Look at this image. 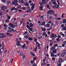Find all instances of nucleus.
<instances>
[{"mask_svg":"<svg viewBox=\"0 0 66 66\" xmlns=\"http://www.w3.org/2000/svg\"><path fill=\"white\" fill-rule=\"evenodd\" d=\"M36 56L33 59L34 60H36Z\"/></svg>","mask_w":66,"mask_h":66,"instance_id":"obj_47","label":"nucleus"},{"mask_svg":"<svg viewBox=\"0 0 66 66\" xmlns=\"http://www.w3.org/2000/svg\"><path fill=\"white\" fill-rule=\"evenodd\" d=\"M63 52L64 53H66V50H63Z\"/></svg>","mask_w":66,"mask_h":66,"instance_id":"obj_52","label":"nucleus"},{"mask_svg":"<svg viewBox=\"0 0 66 66\" xmlns=\"http://www.w3.org/2000/svg\"><path fill=\"white\" fill-rule=\"evenodd\" d=\"M27 34H28V32L26 31L25 32L24 34H23V35H27Z\"/></svg>","mask_w":66,"mask_h":66,"instance_id":"obj_44","label":"nucleus"},{"mask_svg":"<svg viewBox=\"0 0 66 66\" xmlns=\"http://www.w3.org/2000/svg\"><path fill=\"white\" fill-rule=\"evenodd\" d=\"M63 43L64 44H66V41H64Z\"/></svg>","mask_w":66,"mask_h":66,"instance_id":"obj_64","label":"nucleus"},{"mask_svg":"<svg viewBox=\"0 0 66 66\" xmlns=\"http://www.w3.org/2000/svg\"><path fill=\"white\" fill-rule=\"evenodd\" d=\"M34 38L35 39V42L36 43V42H37V39L35 38V37H34Z\"/></svg>","mask_w":66,"mask_h":66,"instance_id":"obj_18","label":"nucleus"},{"mask_svg":"<svg viewBox=\"0 0 66 66\" xmlns=\"http://www.w3.org/2000/svg\"><path fill=\"white\" fill-rule=\"evenodd\" d=\"M46 34V33L45 32H43V33L42 35L43 36H45V35Z\"/></svg>","mask_w":66,"mask_h":66,"instance_id":"obj_34","label":"nucleus"},{"mask_svg":"<svg viewBox=\"0 0 66 66\" xmlns=\"http://www.w3.org/2000/svg\"><path fill=\"white\" fill-rule=\"evenodd\" d=\"M47 14H52L51 15H53V16H55V17H56L55 19L56 20L58 19V18H57V14H55L54 15V14H55V13H54V12L52 11V10H51L47 12Z\"/></svg>","mask_w":66,"mask_h":66,"instance_id":"obj_1","label":"nucleus"},{"mask_svg":"<svg viewBox=\"0 0 66 66\" xmlns=\"http://www.w3.org/2000/svg\"><path fill=\"white\" fill-rule=\"evenodd\" d=\"M46 23V22H42L40 23V24L41 26H43V25H44Z\"/></svg>","mask_w":66,"mask_h":66,"instance_id":"obj_15","label":"nucleus"},{"mask_svg":"<svg viewBox=\"0 0 66 66\" xmlns=\"http://www.w3.org/2000/svg\"><path fill=\"white\" fill-rule=\"evenodd\" d=\"M53 16L54 15H51V16L50 17V19H51L52 18V17H53Z\"/></svg>","mask_w":66,"mask_h":66,"instance_id":"obj_35","label":"nucleus"},{"mask_svg":"<svg viewBox=\"0 0 66 66\" xmlns=\"http://www.w3.org/2000/svg\"><path fill=\"white\" fill-rule=\"evenodd\" d=\"M51 56H54V54H53V53L52 52L51 54Z\"/></svg>","mask_w":66,"mask_h":66,"instance_id":"obj_43","label":"nucleus"},{"mask_svg":"<svg viewBox=\"0 0 66 66\" xmlns=\"http://www.w3.org/2000/svg\"><path fill=\"white\" fill-rule=\"evenodd\" d=\"M14 5H18V4L17 3H15Z\"/></svg>","mask_w":66,"mask_h":66,"instance_id":"obj_61","label":"nucleus"},{"mask_svg":"<svg viewBox=\"0 0 66 66\" xmlns=\"http://www.w3.org/2000/svg\"><path fill=\"white\" fill-rule=\"evenodd\" d=\"M2 2H6V0H2Z\"/></svg>","mask_w":66,"mask_h":66,"instance_id":"obj_42","label":"nucleus"},{"mask_svg":"<svg viewBox=\"0 0 66 66\" xmlns=\"http://www.w3.org/2000/svg\"><path fill=\"white\" fill-rule=\"evenodd\" d=\"M62 61H63V60L62 59L60 58L59 61V62L61 63V62H62Z\"/></svg>","mask_w":66,"mask_h":66,"instance_id":"obj_13","label":"nucleus"},{"mask_svg":"<svg viewBox=\"0 0 66 66\" xmlns=\"http://www.w3.org/2000/svg\"><path fill=\"white\" fill-rule=\"evenodd\" d=\"M52 60H53V61H54V60H55V58L53 57L52 58Z\"/></svg>","mask_w":66,"mask_h":66,"instance_id":"obj_53","label":"nucleus"},{"mask_svg":"<svg viewBox=\"0 0 66 66\" xmlns=\"http://www.w3.org/2000/svg\"><path fill=\"white\" fill-rule=\"evenodd\" d=\"M54 38H53L51 40H49V41L50 43H51V42L53 40H54Z\"/></svg>","mask_w":66,"mask_h":66,"instance_id":"obj_37","label":"nucleus"},{"mask_svg":"<svg viewBox=\"0 0 66 66\" xmlns=\"http://www.w3.org/2000/svg\"><path fill=\"white\" fill-rule=\"evenodd\" d=\"M27 28H28V29H29V30L30 31H32V30H33V29H32V28H30V27L29 26H28V25H27Z\"/></svg>","mask_w":66,"mask_h":66,"instance_id":"obj_5","label":"nucleus"},{"mask_svg":"<svg viewBox=\"0 0 66 66\" xmlns=\"http://www.w3.org/2000/svg\"><path fill=\"white\" fill-rule=\"evenodd\" d=\"M5 22L7 23H9V22H10V20H6Z\"/></svg>","mask_w":66,"mask_h":66,"instance_id":"obj_17","label":"nucleus"},{"mask_svg":"<svg viewBox=\"0 0 66 66\" xmlns=\"http://www.w3.org/2000/svg\"><path fill=\"white\" fill-rule=\"evenodd\" d=\"M64 27V24H62L61 25V27H62V28H63Z\"/></svg>","mask_w":66,"mask_h":66,"instance_id":"obj_55","label":"nucleus"},{"mask_svg":"<svg viewBox=\"0 0 66 66\" xmlns=\"http://www.w3.org/2000/svg\"><path fill=\"white\" fill-rule=\"evenodd\" d=\"M61 65H62V64H61V62H58V66H61Z\"/></svg>","mask_w":66,"mask_h":66,"instance_id":"obj_32","label":"nucleus"},{"mask_svg":"<svg viewBox=\"0 0 66 66\" xmlns=\"http://www.w3.org/2000/svg\"><path fill=\"white\" fill-rule=\"evenodd\" d=\"M20 8H21V6H19L17 7L16 9H17V10H18V9H21Z\"/></svg>","mask_w":66,"mask_h":66,"instance_id":"obj_20","label":"nucleus"},{"mask_svg":"<svg viewBox=\"0 0 66 66\" xmlns=\"http://www.w3.org/2000/svg\"><path fill=\"white\" fill-rule=\"evenodd\" d=\"M36 44L37 46H40V44H39V43L37 42H36Z\"/></svg>","mask_w":66,"mask_h":66,"instance_id":"obj_25","label":"nucleus"},{"mask_svg":"<svg viewBox=\"0 0 66 66\" xmlns=\"http://www.w3.org/2000/svg\"><path fill=\"white\" fill-rule=\"evenodd\" d=\"M63 29L64 30H66V27H65L63 28Z\"/></svg>","mask_w":66,"mask_h":66,"instance_id":"obj_62","label":"nucleus"},{"mask_svg":"<svg viewBox=\"0 0 66 66\" xmlns=\"http://www.w3.org/2000/svg\"><path fill=\"white\" fill-rule=\"evenodd\" d=\"M61 56H64L65 55V54L64 53H63L61 54Z\"/></svg>","mask_w":66,"mask_h":66,"instance_id":"obj_27","label":"nucleus"},{"mask_svg":"<svg viewBox=\"0 0 66 66\" xmlns=\"http://www.w3.org/2000/svg\"><path fill=\"white\" fill-rule=\"evenodd\" d=\"M26 47V44H24L23 45L21 46L22 48L23 49H25V48Z\"/></svg>","mask_w":66,"mask_h":66,"instance_id":"obj_12","label":"nucleus"},{"mask_svg":"<svg viewBox=\"0 0 66 66\" xmlns=\"http://www.w3.org/2000/svg\"><path fill=\"white\" fill-rule=\"evenodd\" d=\"M1 49H3V50H4V46H3L2 47V48Z\"/></svg>","mask_w":66,"mask_h":66,"instance_id":"obj_45","label":"nucleus"},{"mask_svg":"<svg viewBox=\"0 0 66 66\" xmlns=\"http://www.w3.org/2000/svg\"><path fill=\"white\" fill-rule=\"evenodd\" d=\"M29 3H32V1L30 0L29 1Z\"/></svg>","mask_w":66,"mask_h":66,"instance_id":"obj_58","label":"nucleus"},{"mask_svg":"<svg viewBox=\"0 0 66 66\" xmlns=\"http://www.w3.org/2000/svg\"><path fill=\"white\" fill-rule=\"evenodd\" d=\"M52 29V28H48L47 29V31H50V30H51V29Z\"/></svg>","mask_w":66,"mask_h":66,"instance_id":"obj_41","label":"nucleus"},{"mask_svg":"<svg viewBox=\"0 0 66 66\" xmlns=\"http://www.w3.org/2000/svg\"><path fill=\"white\" fill-rule=\"evenodd\" d=\"M66 22V19H64L63 20V23L64 24V23H65Z\"/></svg>","mask_w":66,"mask_h":66,"instance_id":"obj_19","label":"nucleus"},{"mask_svg":"<svg viewBox=\"0 0 66 66\" xmlns=\"http://www.w3.org/2000/svg\"><path fill=\"white\" fill-rule=\"evenodd\" d=\"M3 26L4 27H6V24H4Z\"/></svg>","mask_w":66,"mask_h":66,"instance_id":"obj_63","label":"nucleus"},{"mask_svg":"<svg viewBox=\"0 0 66 66\" xmlns=\"http://www.w3.org/2000/svg\"><path fill=\"white\" fill-rule=\"evenodd\" d=\"M46 7H47V8H49V5L48 4H47V5H46Z\"/></svg>","mask_w":66,"mask_h":66,"instance_id":"obj_50","label":"nucleus"},{"mask_svg":"<svg viewBox=\"0 0 66 66\" xmlns=\"http://www.w3.org/2000/svg\"><path fill=\"white\" fill-rule=\"evenodd\" d=\"M4 35V34L3 33H0V36H1V35Z\"/></svg>","mask_w":66,"mask_h":66,"instance_id":"obj_54","label":"nucleus"},{"mask_svg":"<svg viewBox=\"0 0 66 66\" xmlns=\"http://www.w3.org/2000/svg\"><path fill=\"white\" fill-rule=\"evenodd\" d=\"M7 3H8V4H10V3H11V2L9 1H8Z\"/></svg>","mask_w":66,"mask_h":66,"instance_id":"obj_49","label":"nucleus"},{"mask_svg":"<svg viewBox=\"0 0 66 66\" xmlns=\"http://www.w3.org/2000/svg\"><path fill=\"white\" fill-rule=\"evenodd\" d=\"M26 7H22V9L23 10H26Z\"/></svg>","mask_w":66,"mask_h":66,"instance_id":"obj_46","label":"nucleus"},{"mask_svg":"<svg viewBox=\"0 0 66 66\" xmlns=\"http://www.w3.org/2000/svg\"><path fill=\"white\" fill-rule=\"evenodd\" d=\"M42 2V3H41V2H40L39 3V4L40 5H42L43 4H45L46 3V0H43Z\"/></svg>","mask_w":66,"mask_h":66,"instance_id":"obj_4","label":"nucleus"},{"mask_svg":"<svg viewBox=\"0 0 66 66\" xmlns=\"http://www.w3.org/2000/svg\"><path fill=\"white\" fill-rule=\"evenodd\" d=\"M17 46L18 47H19L20 46H21V45L19 44H17Z\"/></svg>","mask_w":66,"mask_h":66,"instance_id":"obj_48","label":"nucleus"},{"mask_svg":"<svg viewBox=\"0 0 66 66\" xmlns=\"http://www.w3.org/2000/svg\"><path fill=\"white\" fill-rule=\"evenodd\" d=\"M31 10L33 11V10H34V9L35 7L33 6H32L31 7Z\"/></svg>","mask_w":66,"mask_h":66,"instance_id":"obj_33","label":"nucleus"},{"mask_svg":"<svg viewBox=\"0 0 66 66\" xmlns=\"http://www.w3.org/2000/svg\"><path fill=\"white\" fill-rule=\"evenodd\" d=\"M7 35H10V33H7Z\"/></svg>","mask_w":66,"mask_h":66,"instance_id":"obj_60","label":"nucleus"},{"mask_svg":"<svg viewBox=\"0 0 66 66\" xmlns=\"http://www.w3.org/2000/svg\"><path fill=\"white\" fill-rule=\"evenodd\" d=\"M17 10V9L15 8V7H13L11 8V10L12 11H14V10Z\"/></svg>","mask_w":66,"mask_h":66,"instance_id":"obj_8","label":"nucleus"},{"mask_svg":"<svg viewBox=\"0 0 66 66\" xmlns=\"http://www.w3.org/2000/svg\"><path fill=\"white\" fill-rule=\"evenodd\" d=\"M28 40H33V39H32V38L31 37H29L28 39Z\"/></svg>","mask_w":66,"mask_h":66,"instance_id":"obj_31","label":"nucleus"},{"mask_svg":"<svg viewBox=\"0 0 66 66\" xmlns=\"http://www.w3.org/2000/svg\"><path fill=\"white\" fill-rule=\"evenodd\" d=\"M55 49V48L54 47H52L51 48V50L53 51L54 50V49Z\"/></svg>","mask_w":66,"mask_h":66,"instance_id":"obj_26","label":"nucleus"},{"mask_svg":"<svg viewBox=\"0 0 66 66\" xmlns=\"http://www.w3.org/2000/svg\"><path fill=\"white\" fill-rule=\"evenodd\" d=\"M46 29H45V28H44L42 29V31H46Z\"/></svg>","mask_w":66,"mask_h":66,"instance_id":"obj_36","label":"nucleus"},{"mask_svg":"<svg viewBox=\"0 0 66 66\" xmlns=\"http://www.w3.org/2000/svg\"><path fill=\"white\" fill-rule=\"evenodd\" d=\"M58 25V22L57 21H56V22L55 26H57Z\"/></svg>","mask_w":66,"mask_h":66,"instance_id":"obj_30","label":"nucleus"},{"mask_svg":"<svg viewBox=\"0 0 66 66\" xmlns=\"http://www.w3.org/2000/svg\"><path fill=\"white\" fill-rule=\"evenodd\" d=\"M2 9L3 10H5L6 9V7L5 6H3L2 7Z\"/></svg>","mask_w":66,"mask_h":66,"instance_id":"obj_11","label":"nucleus"},{"mask_svg":"<svg viewBox=\"0 0 66 66\" xmlns=\"http://www.w3.org/2000/svg\"><path fill=\"white\" fill-rule=\"evenodd\" d=\"M33 26V24L31 23L30 24L29 27H31V28H32V27Z\"/></svg>","mask_w":66,"mask_h":66,"instance_id":"obj_23","label":"nucleus"},{"mask_svg":"<svg viewBox=\"0 0 66 66\" xmlns=\"http://www.w3.org/2000/svg\"><path fill=\"white\" fill-rule=\"evenodd\" d=\"M20 3H24V1H23V0H21L20 2Z\"/></svg>","mask_w":66,"mask_h":66,"instance_id":"obj_38","label":"nucleus"},{"mask_svg":"<svg viewBox=\"0 0 66 66\" xmlns=\"http://www.w3.org/2000/svg\"><path fill=\"white\" fill-rule=\"evenodd\" d=\"M30 54H31V55H32L33 56H35V54L33 53L32 52H30Z\"/></svg>","mask_w":66,"mask_h":66,"instance_id":"obj_24","label":"nucleus"},{"mask_svg":"<svg viewBox=\"0 0 66 66\" xmlns=\"http://www.w3.org/2000/svg\"><path fill=\"white\" fill-rule=\"evenodd\" d=\"M50 37L51 38H52V39H53V38H54V37H57V35L55 34H53L51 35Z\"/></svg>","mask_w":66,"mask_h":66,"instance_id":"obj_2","label":"nucleus"},{"mask_svg":"<svg viewBox=\"0 0 66 66\" xmlns=\"http://www.w3.org/2000/svg\"><path fill=\"white\" fill-rule=\"evenodd\" d=\"M6 36V35H2L1 36H0V38H4V37H5Z\"/></svg>","mask_w":66,"mask_h":66,"instance_id":"obj_10","label":"nucleus"},{"mask_svg":"<svg viewBox=\"0 0 66 66\" xmlns=\"http://www.w3.org/2000/svg\"><path fill=\"white\" fill-rule=\"evenodd\" d=\"M23 55V53H21L20 54V55L22 56V55Z\"/></svg>","mask_w":66,"mask_h":66,"instance_id":"obj_57","label":"nucleus"},{"mask_svg":"<svg viewBox=\"0 0 66 66\" xmlns=\"http://www.w3.org/2000/svg\"><path fill=\"white\" fill-rule=\"evenodd\" d=\"M12 30L13 32H16V30H14V29H12Z\"/></svg>","mask_w":66,"mask_h":66,"instance_id":"obj_56","label":"nucleus"},{"mask_svg":"<svg viewBox=\"0 0 66 66\" xmlns=\"http://www.w3.org/2000/svg\"><path fill=\"white\" fill-rule=\"evenodd\" d=\"M27 10H29L30 11H31V9H30V7H29V6H27Z\"/></svg>","mask_w":66,"mask_h":66,"instance_id":"obj_21","label":"nucleus"},{"mask_svg":"<svg viewBox=\"0 0 66 66\" xmlns=\"http://www.w3.org/2000/svg\"><path fill=\"white\" fill-rule=\"evenodd\" d=\"M24 20L23 19H21L20 20V22L21 23L20 24V25H21L22 23L23 22V21Z\"/></svg>","mask_w":66,"mask_h":66,"instance_id":"obj_7","label":"nucleus"},{"mask_svg":"<svg viewBox=\"0 0 66 66\" xmlns=\"http://www.w3.org/2000/svg\"><path fill=\"white\" fill-rule=\"evenodd\" d=\"M52 52L53 53H57V51H56V50L55 49V51H53Z\"/></svg>","mask_w":66,"mask_h":66,"instance_id":"obj_22","label":"nucleus"},{"mask_svg":"<svg viewBox=\"0 0 66 66\" xmlns=\"http://www.w3.org/2000/svg\"><path fill=\"white\" fill-rule=\"evenodd\" d=\"M43 7L42 6H40L39 7V10L40 11H43Z\"/></svg>","mask_w":66,"mask_h":66,"instance_id":"obj_9","label":"nucleus"},{"mask_svg":"<svg viewBox=\"0 0 66 66\" xmlns=\"http://www.w3.org/2000/svg\"><path fill=\"white\" fill-rule=\"evenodd\" d=\"M9 26H11V28H15V26L13 25V24L11 23H9Z\"/></svg>","mask_w":66,"mask_h":66,"instance_id":"obj_6","label":"nucleus"},{"mask_svg":"<svg viewBox=\"0 0 66 66\" xmlns=\"http://www.w3.org/2000/svg\"><path fill=\"white\" fill-rule=\"evenodd\" d=\"M31 6H34L35 5V4H32L31 3L30 4Z\"/></svg>","mask_w":66,"mask_h":66,"instance_id":"obj_28","label":"nucleus"},{"mask_svg":"<svg viewBox=\"0 0 66 66\" xmlns=\"http://www.w3.org/2000/svg\"><path fill=\"white\" fill-rule=\"evenodd\" d=\"M25 5L27 7L29 6V3H26Z\"/></svg>","mask_w":66,"mask_h":66,"instance_id":"obj_29","label":"nucleus"},{"mask_svg":"<svg viewBox=\"0 0 66 66\" xmlns=\"http://www.w3.org/2000/svg\"><path fill=\"white\" fill-rule=\"evenodd\" d=\"M50 26V24H46V27L47 28H49Z\"/></svg>","mask_w":66,"mask_h":66,"instance_id":"obj_16","label":"nucleus"},{"mask_svg":"<svg viewBox=\"0 0 66 66\" xmlns=\"http://www.w3.org/2000/svg\"><path fill=\"white\" fill-rule=\"evenodd\" d=\"M14 24H15V27H17V23H15Z\"/></svg>","mask_w":66,"mask_h":66,"instance_id":"obj_51","label":"nucleus"},{"mask_svg":"<svg viewBox=\"0 0 66 66\" xmlns=\"http://www.w3.org/2000/svg\"><path fill=\"white\" fill-rule=\"evenodd\" d=\"M53 4L55 5V7L57 9L58 8V5H57V3H56V0H53Z\"/></svg>","mask_w":66,"mask_h":66,"instance_id":"obj_3","label":"nucleus"},{"mask_svg":"<svg viewBox=\"0 0 66 66\" xmlns=\"http://www.w3.org/2000/svg\"><path fill=\"white\" fill-rule=\"evenodd\" d=\"M13 1L14 2H18V1H17V0H13Z\"/></svg>","mask_w":66,"mask_h":66,"instance_id":"obj_59","label":"nucleus"},{"mask_svg":"<svg viewBox=\"0 0 66 66\" xmlns=\"http://www.w3.org/2000/svg\"><path fill=\"white\" fill-rule=\"evenodd\" d=\"M26 13H28V12H31V11L29 10H27L26 11Z\"/></svg>","mask_w":66,"mask_h":66,"instance_id":"obj_39","label":"nucleus"},{"mask_svg":"<svg viewBox=\"0 0 66 66\" xmlns=\"http://www.w3.org/2000/svg\"><path fill=\"white\" fill-rule=\"evenodd\" d=\"M7 17L8 19H10L11 18V17L9 16L8 15H7Z\"/></svg>","mask_w":66,"mask_h":66,"instance_id":"obj_40","label":"nucleus"},{"mask_svg":"<svg viewBox=\"0 0 66 66\" xmlns=\"http://www.w3.org/2000/svg\"><path fill=\"white\" fill-rule=\"evenodd\" d=\"M29 37H30V36H29V35H27V36H24V38H26V39H27V38H29Z\"/></svg>","mask_w":66,"mask_h":66,"instance_id":"obj_14","label":"nucleus"}]
</instances>
